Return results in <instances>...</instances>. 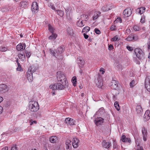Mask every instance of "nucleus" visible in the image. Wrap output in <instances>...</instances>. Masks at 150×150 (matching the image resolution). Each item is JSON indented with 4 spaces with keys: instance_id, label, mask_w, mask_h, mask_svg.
Instances as JSON below:
<instances>
[{
    "instance_id": "nucleus-1",
    "label": "nucleus",
    "mask_w": 150,
    "mask_h": 150,
    "mask_svg": "<svg viewBox=\"0 0 150 150\" xmlns=\"http://www.w3.org/2000/svg\"><path fill=\"white\" fill-rule=\"evenodd\" d=\"M57 79L60 85L59 89H64L67 86V83H68L66 76L63 72L59 71L57 72Z\"/></svg>"
},
{
    "instance_id": "nucleus-2",
    "label": "nucleus",
    "mask_w": 150,
    "mask_h": 150,
    "mask_svg": "<svg viewBox=\"0 0 150 150\" xmlns=\"http://www.w3.org/2000/svg\"><path fill=\"white\" fill-rule=\"evenodd\" d=\"M29 108L32 112L37 111L39 109V106L38 103L34 101H30L29 102Z\"/></svg>"
},
{
    "instance_id": "nucleus-3",
    "label": "nucleus",
    "mask_w": 150,
    "mask_h": 150,
    "mask_svg": "<svg viewBox=\"0 0 150 150\" xmlns=\"http://www.w3.org/2000/svg\"><path fill=\"white\" fill-rule=\"evenodd\" d=\"M64 50V48L60 46L56 50V53L51 49L50 50V51L51 54H52L54 56L56 57H57L58 56H61V54L63 52Z\"/></svg>"
},
{
    "instance_id": "nucleus-4",
    "label": "nucleus",
    "mask_w": 150,
    "mask_h": 150,
    "mask_svg": "<svg viewBox=\"0 0 150 150\" xmlns=\"http://www.w3.org/2000/svg\"><path fill=\"white\" fill-rule=\"evenodd\" d=\"M145 88L147 91L150 92V77L147 76L145 79Z\"/></svg>"
},
{
    "instance_id": "nucleus-5",
    "label": "nucleus",
    "mask_w": 150,
    "mask_h": 150,
    "mask_svg": "<svg viewBox=\"0 0 150 150\" xmlns=\"http://www.w3.org/2000/svg\"><path fill=\"white\" fill-rule=\"evenodd\" d=\"M132 10L130 8H127L125 9L123 12V16L125 18L129 17L132 14Z\"/></svg>"
},
{
    "instance_id": "nucleus-6",
    "label": "nucleus",
    "mask_w": 150,
    "mask_h": 150,
    "mask_svg": "<svg viewBox=\"0 0 150 150\" xmlns=\"http://www.w3.org/2000/svg\"><path fill=\"white\" fill-rule=\"evenodd\" d=\"M95 82L97 86L99 88H102L103 83L101 77L99 76L97 79L95 80Z\"/></svg>"
},
{
    "instance_id": "nucleus-7",
    "label": "nucleus",
    "mask_w": 150,
    "mask_h": 150,
    "mask_svg": "<svg viewBox=\"0 0 150 150\" xmlns=\"http://www.w3.org/2000/svg\"><path fill=\"white\" fill-rule=\"evenodd\" d=\"M77 61V64L80 68H82L84 64L85 61L81 57H79L78 58Z\"/></svg>"
},
{
    "instance_id": "nucleus-8",
    "label": "nucleus",
    "mask_w": 150,
    "mask_h": 150,
    "mask_svg": "<svg viewBox=\"0 0 150 150\" xmlns=\"http://www.w3.org/2000/svg\"><path fill=\"white\" fill-rule=\"evenodd\" d=\"M25 47V45L24 43L19 44L16 47V49L18 51H22Z\"/></svg>"
},
{
    "instance_id": "nucleus-9",
    "label": "nucleus",
    "mask_w": 150,
    "mask_h": 150,
    "mask_svg": "<svg viewBox=\"0 0 150 150\" xmlns=\"http://www.w3.org/2000/svg\"><path fill=\"white\" fill-rule=\"evenodd\" d=\"M60 84L58 83H55L53 85H51L49 86L50 88L52 89V90H56L57 89L58 90H62L64 89H59V86H60Z\"/></svg>"
},
{
    "instance_id": "nucleus-10",
    "label": "nucleus",
    "mask_w": 150,
    "mask_h": 150,
    "mask_svg": "<svg viewBox=\"0 0 150 150\" xmlns=\"http://www.w3.org/2000/svg\"><path fill=\"white\" fill-rule=\"evenodd\" d=\"M150 118V111L149 110H147L146 111L144 116L143 119L144 121H146Z\"/></svg>"
},
{
    "instance_id": "nucleus-11",
    "label": "nucleus",
    "mask_w": 150,
    "mask_h": 150,
    "mask_svg": "<svg viewBox=\"0 0 150 150\" xmlns=\"http://www.w3.org/2000/svg\"><path fill=\"white\" fill-rule=\"evenodd\" d=\"M28 7V4L26 1H22L19 4V9H21L22 8H26Z\"/></svg>"
},
{
    "instance_id": "nucleus-12",
    "label": "nucleus",
    "mask_w": 150,
    "mask_h": 150,
    "mask_svg": "<svg viewBox=\"0 0 150 150\" xmlns=\"http://www.w3.org/2000/svg\"><path fill=\"white\" fill-rule=\"evenodd\" d=\"M65 122L67 125H70L75 124L74 123L75 122L73 120L69 118H66L65 120Z\"/></svg>"
},
{
    "instance_id": "nucleus-13",
    "label": "nucleus",
    "mask_w": 150,
    "mask_h": 150,
    "mask_svg": "<svg viewBox=\"0 0 150 150\" xmlns=\"http://www.w3.org/2000/svg\"><path fill=\"white\" fill-rule=\"evenodd\" d=\"M31 9L33 12L35 13L38 9V4L36 2H33L31 6Z\"/></svg>"
},
{
    "instance_id": "nucleus-14",
    "label": "nucleus",
    "mask_w": 150,
    "mask_h": 150,
    "mask_svg": "<svg viewBox=\"0 0 150 150\" xmlns=\"http://www.w3.org/2000/svg\"><path fill=\"white\" fill-rule=\"evenodd\" d=\"M73 142L72 143V145L74 148H77L79 146V140L76 138L73 139Z\"/></svg>"
},
{
    "instance_id": "nucleus-15",
    "label": "nucleus",
    "mask_w": 150,
    "mask_h": 150,
    "mask_svg": "<svg viewBox=\"0 0 150 150\" xmlns=\"http://www.w3.org/2000/svg\"><path fill=\"white\" fill-rule=\"evenodd\" d=\"M7 90V86L6 85L3 84H0V92H4Z\"/></svg>"
},
{
    "instance_id": "nucleus-16",
    "label": "nucleus",
    "mask_w": 150,
    "mask_h": 150,
    "mask_svg": "<svg viewBox=\"0 0 150 150\" xmlns=\"http://www.w3.org/2000/svg\"><path fill=\"white\" fill-rule=\"evenodd\" d=\"M102 145L104 148L108 149L111 146V143L109 142H107L105 140H103L102 142Z\"/></svg>"
},
{
    "instance_id": "nucleus-17",
    "label": "nucleus",
    "mask_w": 150,
    "mask_h": 150,
    "mask_svg": "<svg viewBox=\"0 0 150 150\" xmlns=\"http://www.w3.org/2000/svg\"><path fill=\"white\" fill-rule=\"evenodd\" d=\"M136 111L137 114L141 115L142 114L143 110L140 105H137L136 108Z\"/></svg>"
},
{
    "instance_id": "nucleus-18",
    "label": "nucleus",
    "mask_w": 150,
    "mask_h": 150,
    "mask_svg": "<svg viewBox=\"0 0 150 150\" xmlns=\"http://www.w3.org/2000/svg\"><path fill=\"white\" fill-rule=\"evenodd\" d=\"M121 140L122 142H124L130 143L131 142V139L129 138L126 137L124 135H123L121 136Z\"/></svg>"
},
{
    "instance_id": "nucleus-19",
    "label": "nucleus",
    "mask_w": 150,
    "mask_h": 150,
    "mask_svg": "<svg viewBox=\"0 0 150 150\" xmlns=\"http://www.w3.org/2000/svg\"><path fill=\"white\" fill-rule=\"evenodd\" d=\"M143 52L142 50L139 48H137L134 50V52L136 55L138 56V54H139V53H140L141 57L142 58L143 57Z\"/></svg>"
},
{
    "instance_id": "nucleus-20",
    "label": "nucleus",
    "mask_w": 150,
    "mask_h": 150,
    "mask_svg": "<svg viewBox=\"0 0 150 150\" xmlns=\"http://www.w3.org/2000/svg\"><path fill=\"white\" fill-rule=\"evenodd\" d=\"M110 86L112 88L115 89H116L118 87L117 82L115 80L112 81L111 83Z\"/></svg>"
},
{
    "instance_id": "nucleus-21",
    "label": "nucleus",
    "mask_w": 150,
    "mask_h": 150,
    "mask_svg": "<svg viewBox=\"0 0 150 150\" xmlns=\"http://www.w3.org/2000/svg\"><path fill=\"white\" fill-rule=\"evenodd\" d=\"M104 119L103 118L99 117L98 118L97 120H95V123L96 125L98 126L100 125L103 122V120Z\"/></svg>"
},
{
    "instance_id": "nucleus-22",
    "label": "nucleus",
    "mask_w": 150,
    "mask_h": 150,
    "mask_svg": "<svg viewBox=\"0 0 150 150\" xmlns=\"http://www.w3.org/2000/svg\"><path fill=\"white\" fill-rule=\"evenodd\" d=\"M142 133L143 134V139L144 141H146L147 137V131L145 128H143L142 129Z\"/></svg>"
},
{
    "instance_id": "nucleus-23",
    "label": "nucleus",
    "mask_w": 150,
    "mask_h": 150,
    "mask_svg": "<svg viewBox=\"0 0 150 150\" xmlns=\"http://www.w3.org/2000/svg\"><path fill=\"white\" fill-rule=\"evenodd\" d=\"M29 73H30V72L29 71L27 72V77L29 81L32 82L33 79V74H30Z\"/></svg>"
},
{
    "instance_id": "nucleus-24",
    "label": "nucleus",
    "mask_w": 150,
    "mask_h": 150,
    "mask_svg": "<svg viewBox=\"0 0 150 150\" xmlns=\"http://www.w3.org/2000/svg\"><path fill=\"white\" fill-rule=\"evenodd\" d=\"M36 69L35 67L33 66H31L28 68L27 72L29 71L30 73H29L33 74V73L35 71Z\"/></svg>"
},
{
    "instance_id": "nucleus-25",
    "label": "nucleus",
    "mask_w": 150,
    "mask_h": 150,
    "mask_svg": "<svg viewBox=\"0 0 150 150\" xmlns=\"http://www.w3.org/2000/svg\"><path fill=\"white\" fill-rule=\"evenodd\" d=\"M67 32L68 34L72 36L73 35L74 32L73 30L71 28L69 27L67 29Z\"/></svg>"
},
{
    "instance_id": "nucleus-26",
    "label": "nucleus",
    "mask_w": 150,
    "mask_h": 150,
    "mask_svg": "<svg viewBox=\"0 0 150 150\" xmlns=\"http://www.w3.org/2000/svg\"><path fill=\"white\" fill-rule=\"evenodd\" d=\"M57 139V137L55 136H52L49 138L50 142L52 143H55Z\"/></svg>"
},
{
    "instance_id": "nucleus-27",
    "label": "nucleus",
    "mask_w": 150,
    "mask_h": 150,
    "mask_svg": "<svg viewBox=\"0 0 150 150\" xmlns=\"http://www.w3.org/2000/svg\"><path fill=\"white\" fill-rule=\"evenodd\" d=\"M100 12L99 11H96L94 12V16H93V20H94L96 19L99 16Z\"/></svg>"
},
{
    "instance_id": "nucleus-28",
    "label": "nucleus",
    "mask_w": 150,
    "mask_h": 150,
    "mask_svg": "<svg viewBox=\"0 0 150 150\" xmlns=\"http://www.w3.org/2000/svg\"><path fill=\"white\" fill-rule=\"evenodd\" d=\"M18 57L19 59L22 61H24L25 59V55L24 54H19Z\"/></svg>"
},
{
    "instance_id": "nucleus-29",
    "label": "nucleus",
    "mask_w": 150,
    "mask_h": 150,
    "mask_svg": "<svg viewBox=\"0 0 150 150\" xmlns=\"http://www.w3.org/2000/svg\"><path fill=\"white\" fill-rule=\"evenodd\" d=\"M57 37V35L55 33H52V34L49 37L50 40H55Z\"/></svg>"
},
{
    "instance_id": "nucleus-30",
    "label": "nucleus",
    "mask_w": 150,
    "mask_h": 150,
    "mask_svg": "<svg viewBox=\"0 0 150 150\" xmlns=\"http://www.w3.org/2000/svg\"><path fill=\"white\" fill-rule=\"evenodd\" d=\"M145 7H141L139 9L138 13L140 14H142L145 12Z\"/></svg>"
},
{
    "instance_id": "nucleus-31",
    "label": "nucleus",
    "mask_w": 150,
    "mask_h": 150,
    "mask_svg": "<svg viewBox=\"0 0 150 150\" xmlns=\"http://www.w3.org/2000/svg\"><path fill=\"white\" fill-rule=\"evenodd\" d=\"M76 80V78L75 76L73 77L71 79L72 82L74 86H75L76 85V83H77Z\"/></svg>"
},
{
    "instance_id": "nucleus-32",
    "label": "nucleus",
    "mask_w": 150,
    "mask_h": 150,
    "mask_svg": "<svg viewBox=\"0 0 150 150\" xmlns=\"http://www.w3.org/2000/svg\"><path fill=\"white\" fill-rule=\"evenodd\" d=\"M114 105L115 108L117 110H120V107L118 102L115 101V102L114 103Z\"/></svg>"
},
{
    "instance_id": "nucleus-33",
    "label": "nucleus",
    "mask_w": 150,
    "mask_h": 150,
    "mask_svg": "<svg viewBox=\"0 0 150 150\" xmlns=\"http://www.w3.org/2000/svg\"><path fill=\"white\" fill-rule=\"evenodd\" d=\"M90 28L88 26H86L84 27L83 29L82 32H85L87 33L90 30Z\"/></svg>"
},
{
    "instance_id": "nucleus-34",
    "label": "nucleus",
    "mask_w": 150,
    "mask_h": 150,
    "mask_svg": "<svg viewBox=\"0 0 150 150\" xmlns=\"http://www.w3.org/2000/svg\"><path fill=\"white\" fill-rule=\"evenodd\" d=\"M143 58L141 57V54L140 53H139V54H138V55H138V56L136 55V56L139 60H143L145 58V54H144V52H143Z\"/></svg>"
},
{
    "instance_id": "nucleus-35",
    "label": "nucleus",
    "mask_w": 150,
    "mask_h": 150,
    "mask_svg": "<svg viewBox=\"0 0 150 150\" xmlns=\"http://www.w3.org/2000/svg\"><path fill=\"white\" fill-rule=\"evenodd\" d=\"M57 13L61 16H62L64 15V12L60 10H58L57 11Z\"/></svg>"
},
{
    "instance_id": "nucleus-36",
    "label": "nucleus",
    "mask_w": 150,
    "mask_h": 150,
    "mask_svg": "<svg viewBox=\"0 0 150 150\" xmlns=\"http://www.w3.org/2000/svg\"><path fill=\"white\" fill-rule=\"evenodd\" d=\"M48 27H49V31L52 33H54V29L50 25H49Z\"/></svg>"
},
{
    "instance_id": "nucleus-37",
    "label": "nucleus",
    "mask_w": 150,
    "mask_h": 150,
    "mask_svg": "<svg viewBox=\"0 0 150 150\" xmlns=\"http://www.w3.org/2000/svg\"><path fill=\"white\" fill-rule=\"evenodd\" d=\"M25 53L26 55V56L27 58H29L31 54V53L30 52H28L27 50L25 51Z\"/></svg>"
},
{
    "instance_id": "nucleus-38",
    "label": "nucleus",
    "mask_w": 150,
    "mask_h": 150,
    "mask_svg": "<svg viewBox=\"0 0 150 150\" xmlns=\"http://www.w3.org/2000/svg\"><path fill=\"white\" fill-rule=\"evenodd\" d=\"M77 25L80 27H82L84 25L83 24V21H81L80 23H79V22L77 23Z\"/></svg>"
},
{
    "instance_id": "nucleus-39",
    "label": "nucleus",
    "mask_w": 150,
    "mask_h": 150,
    "mask_svg": "<svg viewBox=\"0 0 150 150\" xmlns=\"http://www.w3.org/2000/svg\"><path fill=\"white\" fill-rule=\"evenodd\" d=\"M133 29L135 31H139L140 30L139 27L137 25H135L134 26Z\"/></svg>"
},
{
    "instance_id": "nucleus-40",
    "label": "nucleus",
    "mask_w": 150,
    "mask_h": 150,
    "mask_svg": "<svg viewBox=\"0 0 150 150\" xmlns=\"http://www.w3.org/2000/svg\"><path fill=\"white\" fill-rule=\"evenodd\" d=\"M126 40L129 41H132L133 40L132 35H131V36H129L126 38Z\"/></svg>"
},
{
    "instance_id": "nucleus-41",
    "label": "nucleus",
    "mask_w": 150,
    "mask_h": 150,
    "mask_svg": "<svg viewBox=\"0 0 150 150\" xmlns=\"http://www.w3.org/2000/svg\"><path fill=\"white\" fill-rule=\"evenodd\" d=\"M133 40L136 41L138 39V38L137 36L134 35H132Z\"/></svg>"
},
{
    "instance_id": "nucleus-42",
    "label": "nucleus",
    "mask_w": 150,
    "mask_h": 150,
    "mask_svg": "<svg viewBox=\"0 0 150 150\" xmlns=\"http://www.w3.org/2000/svg\"><path fill=\"white\" fill-rule=\"evenodd\" d=\"M71 142L70 140L69 139H67L65 142V144L67 145H71Z\"/></svg>"
},
{
    "instance_id": "nucleus-43",
    "label": "nucleus",
    "mask_w": 150,
    "mask_h": 150,
    "mask_svg": "<svg viewBox=\"0 0 150 150\" xmlns=\"http://www.w3.org/2000/svg\"><path fill=\"white\" fill-rule=\"evenodd\" d=\"M30 125H32L33 123L36 124L37 123V122L36 121H33L32 119L30 120Z\"/></svg>"
},
{
    "instance_id": "nucleus-44",
    "label": "nucleus",
    "mask_w": 150,
    "mask_h": 150,
    "mask_svg": "<svg viewBox=\"0 0 150 150\" xmlns=\"http://www.w3.org/2000/svg\"><path fill=\"white\" fill-rule=\"evenodd\" d=\"M113 147L114 149L117 148V145L115 141H113Z\"/></svg>"
},
{
    "instance_id": "nucleus-45",
    "label": "nucleus",
    "mask_w": 150,
    "mask_h": 150,
    "mask_svg": "<svg viewBox=\"0 0 150 150\" xmlns=\"http://www.w3.org/2000/svg\"><path fill=\"white\" fill-rule=\"evenodd\" d=\"M7 50V48L5 47H2L0 49V51L1 52H5Z\"/></svg>"
},
{
    "instance_id": "nucleus-46",
    "label": "nucleus",
    "mask_w": 150,
    "mask_h": 150,
    "mask_svg": "<svg viewBox=\"0 0 150 150\" xmlns=\"http://www.w3.org/2000/svg\"><path fill=\"white\" fill-rule=\"evenodd\" d=\"M113 41H115L119 40L117 35L115 36L113 38H112Z\"/></svg>"
},
{
    "instance_id": "nucleus-47",
    "label": "nucleus",
    "mask_w": 150,
    "mask_h": 150,
    "mask_svg": "<svg viewBox=\"0 0 150 150\" xmlns=\"http://www.w3.org/2000/svg\"><path fill=\"white\" fill-rule=\"evenodd\" d=\"M135 81H132L129 84V85L130 87L132 88L133 87L134 85Z\"/></svg>"
},
{
    "instance_id": "nucleus-48",
    "label": "nucleus",
    "mask_w": 150,
    "mask_h": 150,
    "mask_svg": "<svg viewBox=\"0 0 150 150\" xmlns=\"http://www.w3.org/2000/svg\"><path fill=\"white\" fill-rule=\"evenodd\" d=\"M95 32L96 33L98 34H99L100 33V31L97 28H95Z\"/></svg>"
},
{
    "instance_id": "nucleus-49",
    "label": "nucleus",
    "mask_w": 150,
    "mask_h": 150,
    "mask_svg": "<svg viewBox=\"0 0 150 150\" xmlns=\"http://www.w3.org/2000/svg\"><path fill=\"white\" fill-rule=\"evenodd\" d=\"M137 150H144L142 146H139V145L137 146Z\"/></svg>"
},
{
    "instance_id": "nucleus-50",
    "label": "nucleus",
    "mask_w": 150,
    "mask_h": 150,
    "mask_svg": "<svg viewBox=\"0 0 150 150\" xmlns=\"http://www.w3.org/2000/svg\"><path fill=\"white\" fill-rule=\"evenodd\" d=\"M11 150H17V147H16V145H13L11 148Z\"/></svg>"
},
{
    "instance_id": "nucleus-51",
    "label": "nucleus",
    "mask_w": 150,
    "mask_h": 150,
    "mask_svg": "<svg viewBox=\"0 0 150 150\" xmlns=\"http://www.w3.org/2000/svg\"><path fill=\"white\" fill-rule=\"evenodd\" d=\"M127 48L128 50L131 51L133 50V48L129 46H127Z\"/></svg>"
},
{
    "instance_id": "nucleus-52",
    "label": "nucleus",
    "mask_w": 150,
    "mask_h": 150,
    "mask_svg": "<svg viewBox=\"0 0 150 150\" xmlns=\"http://www.w3.org/2000/svg\"><path fill=\"white\" fill-rule=\"evenodd\" d=\"M144 18H145V16L144 17V18H143V16L142 17L141 19L140 22L142 23H144L145 22Z\"/></svg>"
},
{
    "instance_id": "nucleus-53",
    "label": "nucleus",
    "mask_w": 150,
    "mask_h": 150,
    "mask_svg": "<svg viewBox=\"0 0 150 150\" xmlns=\"http://www.w3.org/2000/svg\"><path fill=\"white\" fill-rule=\"evenodd\" d=\"M116 21L117 22H119L120 23L122 22L121 18L120 17L117 18Z\"/></svg>"
},
{
    "instance_id": "nucleus-54",
    "label": "nucleus",
    "mask_w": 150,
    "mask_h": 150,
    "mask_svg": "<svg viewBox=\"0 0 150 150\" xmlns=\"http://www.w3.org/2000/svg\"><path fill=\"white\" fill-rule=\"evenodd\" d=\"M116 27V26L115 25H112L110 28V29L112 30H115V28Z\"/></svg>"
},
{
    "instance_id": "nucleus-55",
    "label": "nucleus",
    "mask_w": 150,
    "mask_h": 150,
    "mask_svg": "<svg viewBox=\"0 0 150 150\" xmlns=\"http://www.w3.org/2000/svg\"><path fill=\"white\" fill-rule=\"evenodd\" d=\"M50 6L51 8L53 9V10H54V11L56 10V9L55 7L53 5H52L51 4H50Z\"/></svg>"
},
{
    "instance_id": "nucleus-56",
    "label": "nucleus",
    "mask_w": 150,
    "mask_h": 150,
    "mask_svg": "<svg viewBox=\"0 0 150 150\" xmlns=\"http://www.w3.org/2000/svg\"><path fill=\"white\" fill-rule=\"evenodd\" d=\"M113 48V46L111 44H110L108 46V49L110 50H112V49Z\"/></svg>"
},
{
    "instance_id": "nucleus-57",
    "label": "nucleus",
    "mask_w": 150,
    "mask_h": 150,
    "mask_svg": "<svg viewBox=\"0 0 150 150\" xmlns=\"http://www.w3.org/2000/svg\"><path fill=\"white\" fill-rule=\"evenodd\" d=\"M83 36L85 39H87L88 38L89 36L88 35H86V33H84L83 34Z\"/></svg>"
},
{
    "instance_id": "nucleus-58",
    "label": "nucleus",
    "mask_w": 150,
    "mask_h": 150,
    "mask_svg": "<svg viewBox=\"0 0 150 150\" xmlns=\"http://www.w3.org/2000/svg\"><path fill=\"white\" fill-rule=\"evenodd\" d=\"M100 72H101V71H102V74H103L104 72H105V71H104V69L103 68H101L100 70Z\"/></svg>"
},
{
    "instance_id": "nucleus-59",
    "label": "nucleus",
    "mask_w": 150,
    "mask_h": 150,
    "mask_svg": "<svg viewBox=\"0 0 150 150\" xmlns=\"http://www.w3.org/2000/svg\"><path fill=\"white\" fill-rule=\"evenodd\" d=\"M102 9L104 11H108L110 9L109 8H107V9H105V7H102Z\"/></svg>"
},
{
    "instance_id": "nucleus-60",
    "label": "nucleus",
    "mask_w": 150,
    "mask_h": 150,
    "mask_svg": "<svg viewBox=\"0 0 150 150\" xmlns=\"http://www.w3.org/2000/svg\"><path fill=\"white\" fill-rule=\"evenodd\" d=\"M3 111V108L1 106H0V114Z\"/></svg>"
},
{
    "instance_id": "nucleus-61",
    "label": "nucleus",
    "mask_w": 150,
    "mask_h": 150,
    "mask_svg": "<svg viewBox=\"0 0 150 150\" xmlns=\"http://www.w3.org/2000/svg\"><path fill=\"white\" fill-rule=\"evenodd\" d=\"M148 45V49H150V42H148L147 43Z\"/></svg>"
},
{
    "instance_id": "nucleus-62",
    "label": "nucleus",
    "mask_w": 150,
    "mask_h": 150,
    "mask_svg": "<svg viewBox=\"0 0 150 150\" xmlns=\"http://www.w3.org/2000/svg\"><path fill=\"white\" fill-rule=\"evenodd\" d=\"M8 149L7 147H4L2 148V150H8Z\"/></svg>"
},
{
    "instance_id": "nucleus-63",
    "label": "nucleus",
    "mask_w": 150,
    "mask_h": 150,
    "mask_svg": "<svg viewBox=\"0 0 150 150\" xmlns=\"http://www.w3.org/2000/svg\"><path fill=\"white\" fill-rule=\"evenodd\" d=\"M3 100V98L2 97L0 96V103H1Z\"/></svg>"
},
{
    "instance_id": "nucleus-64",
    "label": "nucleus",
    "mask_w": 150,
    "mask_h": 150,
    "mask_svg": "<svg viewBox=\"0 0 150 150\" xmlns=\"http://www.w3.org/2000/svg\"><path fill=\"white\" fill-rule=\"evenodd\" d=\"M71 145H67V149H69L70 148V146Z\"/></svg>"
}]
</instances>
